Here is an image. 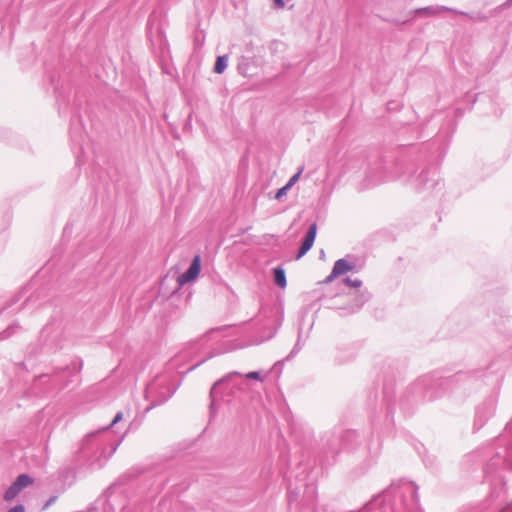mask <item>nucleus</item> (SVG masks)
Here are the masks:
<instances>
[{"label": "nucleus", "instance_id": "obj_26", "mask_svg": "<svg viewBox=\"0 0 512 512\" xmlns=\"http://www.w3.org/2000/svg\"><path fill=\"white\" fill-rule=\"evenodd\" d=\"M238 69L241 71V70H244V67H241L240 65L238 66Z\"/></svg>", "mask_w": 512, "mask_h": 512}, {"label": "nucleus", "instance_id": "obj_14", "mask_svg": "<svg viewBox=\"0 0 512 512\" xmlns=\"http://www.w3.org/2000/svg\"><path fill=\"white\" fill-rule=\"evenodd\" d=\"M291 188L288 187L287 185H284L283 187H281L280 189H278V191L276 192L275 194V198L277 200H280L283 196H285L287 194V192L290 190Z\"/></svg>", "mask_w": 512, "mask_h": 512}, {"label": "nucleus", "instance_id": "obj_1", "mask_svg": "<svg viewBox=\"0 0 512 512\" xmlns=\"http://www.w3.org/2000/svg\"><path fill=\"white\" fill-rule=\"evenodd\" d=\"M97 434L98 432H94L84 437L79 448V456L89 465L100 468L114 454L119 444L113 445L108 451L106 443L96 438Z\"/></svg>", "mask_w": 512, "mask_h": 512}, {"label": "nucleus", "instance_id": "obj_3", "mask_svg": "<svg viewBox=\"0 0 512 512\" xmlns=\"http://www.w3.org/2000/svg\"><path fill=\"white\" fill-rule=\"evenodd\" d=\"M201 269V258L199 255L194 256L189 268L178 277V283L180 286L193 281L197 278Z\"/></svg>", "mask_w": 512, "mask_h": 512}, {"label": "nucleus", "instance_id": "obj_25", "mask_svg": "<svg viewBox=\"0 0 512 512\" xmlns=\"http://www.w3.org/2000/svg\"><path fill=\"white\" fill-rule=\"evenodd\" d=\"M238 69L241 71V70H244V67H241L240 65L238 66Z\"/></svg>", "mask_w": 512, "mask_h": 512}, {"label": "nucleus", "instance_id": "obj_5", "mask_svg": "<svg viewBox=\"0 0 512 512\" xmlns=\"http://www.w3.org/2000/svg\"><path fill=\"white\" fill-rule=\"evenodd\" d=\"M356 268L354 262L348 261L346 258L338 259L333 266L334 276H341L347 272L353 271Z\"/></svg>", "mask_w": 512, "mask_h": 512}, {"label": "nucleus", "instance_id": "obj_19", "mask_svg": "<svg viewBox=\"0 0 512 512\" xmlns=\"http://www.w3.org/2000/svg\"><path fill=\"white\" fill-rule=\"evenodd\" d=\"M8 512H25V508L23 505H17L8 510Z\"/></svg>", "mask_w": 512, "mask_h": 512}, {"label": "nucleus", "instance_id": "obj_22", "mask_svg": "<svg viewBox=\"0 0 512 512\" xmlns=\"http://www.w3.org/2000/svg\"><path fill=\"white\" fill-rule=\"evenodd\" d=\"M274 2L278 8H283L285 6L284 0H274Z\"/></svg>", "mask_w": 512, "mask_h": 512}, {"label": "nucleus", "instance_id": "obj_4", "mask_svg": "<svg viewBox=\"0 0 512 512\" xmlns=\"http://www.w3.org/2000/svg\"><path fill=\"white\" fill-rule=\"evenodd\" d=\"M446 11L453 12V13L460 14V15H466V13H464L462 11H458V10H455V9H452V8H449L446 6H440V5L417 8L413 11V13L415 16L434 17V16H438L441 13L446 12Z\"/></svg>", "mask_w": 512, "mask_h": 512}, {"label": "nucleus", "instance_id": "obj_2", "mask_svg": "<svg viewBox=\"0 0 512 512\" xmlns=\"http://www.w3.org/2000/svg\"><path fill=\"white\" fill-rule=\"evenodd\" d=\"M506 430L508 433H512V422ZM501 469L512 470V441L507 446L499 448L486 465L485 472L487 476H493Z\"/></svg>", "mask_w": 512, "mask_h": 512}, {"label": "nucleus", "instance_id": "obj_6", "mask_svg": "<svg viewBox=\"0 0 512 512\" xmlns=\"http://www.w3.org/2000/svg\"><path fill=\"white\" fill-rule=\"evenodd\" d=\"M27 482H14L11 487L6 491L4 498L8 501L12 500L17 494L25 487Z\"/></svg>", "mask_w": 512, "mask_h": 512}, {"label": "nucleus", "instance_id": "obj_9", "mask_svg": "<svg viewBox=\"0 0 512 512\" xmlns=\"http://www.w3.org/2000/svg\"><path fill=\"white\" fill-rule=\"evenodd\" d=\"M227 63H228L227 55L218 56L216 59V62H215V66H214V72L217 74H222L227 67Z\"/></svg>", "mask_w": 512, "mask_h": 512}, {"label": "nucleus", "instance_id": "obj_20", "mask_svg": "<svg viewBox=\"0 0 512 512\" xmlns=\"http://www.w3.org/2000/svg\"><path fill=\"white\" fill-rule=\"evenodd\" d=\"M15 480H33L28 474L22 473L19 474Z\"/></svg>", "mask_w": 512, "mask_h": 512}, {"label": "nucleus", "instance_id": "obj_13", "mask_svg": "<svg viewBox=\"0 0 512 512\" xmlns=\"http://www.w3.org/2000/svg\"><path fill=\"white\" fill-rule=\"evenodd\" d=\"M344 283L347 286L354 287V288H359L362 285V281L361 280H359V279L352 280L349 277L344 279Z\"/></svg>", "mask_w": 512, "mask_h": 512}, {"label": "nucleus", "instance_id": "obj_21", "mask_svg": "<svg viewBox=\"0 0 512 512\" xmlns=\"http://www.w3.org/2000/svg\"><path fill=\"white\" fill-rule=\"evenodd\" d=\"M338 276H334V269L332 268V271L331 273L326 277L325 279V282L326 283H330L332 282L335 278H337Z\"/></svg>", "mask_w": 512, "mask_h": 512}, {"label": "nucleus", "instance_id": "obj_7", "mask_svg": "<svg viewBox=\"0 0 512 512\" xmlns=\"http://www.w3.org/2000/svg\"><path fill=\"white\" fill-rule=\"evenodd\" d=\"M237 376H241V373H239V372H231V373H228L227 375H225L223 378H221L218 381H216L213 384V386L211 388V391H210L211 398L212 399L214 398V394L216 393V390H217L219 385H221L222 383H225V382L231 380L233 377H237ZM213 403H214V401L212 400L211 406L213 405Z\"/></svg>", "mask_w": 512, "mask_h": 512}, {"label": "nucleus", "instance_id": "obj_24", "mask_svg": "<svg viewBox=\"0 0 512 512\" xmlns=\"http://www.w3.org/2000/svg\"><path fill=\"white\" fill-rule=\"evenodd\" d=\"M52 501H53V499H50V500L47 502L46 506L50 505Z\"/></svg>", "mask_w": 512, "mask_h": 512}, {"label": "nucleus", "instance_id": "obj_10", "mask_svg": "<svg viewBox=\"0 0 512 512\" xmlns=\"http://www.w3.org/2000/svg\"><path fill=\"white\" fill-rule=\"evenodd\" d=\"M316 234H317V224L316 223H312L309 226V229H308V231H307L303 241L306 242V243H309L310 245L313 246L315 238H316Z\"/></svg>", "mask_w": 512, "mask_h": 512}, {"label": "nucleus", "instance_id": "obj_23", "mask_svg": "<svg viewBox=\"0 0 512 512\" xmlns=\"http://www.w3.org/2000/svg\"><path fill=\"white\" fill-rule=\"evenodd\" d=\"M152 389H153V386H152V385H149V386L147 387V393H148V392H150V391H152Z\"/></svg>", "mask_w": 512, "mask_h": 512}, {"label": "nucleus", "instance_id": "obj_17", "mask_svg": "<svg viewBox=\"0 0 512 512\" xmlns=\"http://www.w3.org/2000/svg\"><path fill=\"white\" fill-rule=\"evenodd\" d=\"M245 376L247 379L260 380V373L257 371L249 372Z\"/></svg>", "mask_w": 512, "mask_h": 512}, {"label": "nucleus", "instance_id": "obj_12", "mask_svg": "<svg viewBox=\"0 0 512 512\" xmlns=\"http://www.w3.org/2000/svg\"><path fill=\"white\" fill-rule=\"evenodd\" d=\"M303 172V167H300L298 169V172L295 173L290 179L289 181L286 183V185L290 188H292V186L298 181L300 175L302 174Z\"/></svg>", "mask_w": 512, "mask_h": 512}, {"label": "nucleus", "instance_id": "obj_8", "mask_svg": "<svg viewBox=\"0 0 512 512\" xmlns=\"http://www.w3.org/2000/svg\"><path fill=\"white\" fill-rule=\"evenodd\" d=\"M274 281L276 285H278L281 288L286 287L287 281H286V275L284 269L277 267L274 269Z\"/></svg>", "mask_w": 512, "mask_h": 512}, {"label": "nucleus", "instance_id": "obj_18", "mask_svg": "<svg viewBox=\"0 0 512 512\" xmlns=\"http://www.w3.org/2000/svg\"><path fill=\"white\" fill-rule=\"evenodd\" d=\"M301 350V345H300V341L298 340L297 343L295 344L294 348L292 349V351L290 352L288 358H291L293 357L294 355H296L299 351Z\"/></svg>", "mask_w": 512, "mask_h": 512}, {"label": "nucleus", "instance_id": "obj_11", "mask_svg": "<svg viewBox=\"0 0 512 512\" xmlns=\"http://www.w3.org/2000/svg\"><path fill=\"white\" fill-rule=\"evenodd\" d=\"M311 248H312V245L302 241L300 249H299V251H298V253L296 255V259L302 258Z\"/></svg>", "mask_w": 512, "mask_h": 512}, {"label": "nucleus", "instance_id": "obj_15", "mask_svg": "<svg viewBox=\"0 0 512 512\" xmlns=\"http://www.w3.org/2000/svg\"><path fill=\"white\" fill-rule=\"evenodd\" d=\"M16 328H17V326H16V325H12V326H10L6 331H4V332H2V333L0 334V338H1V339H6V338H8V337H9V336H10V335L15 331V329H16Z\"/></svg>", "mask_w": 512, "mask_h": 512}, {"label": "nucleus", "instance_id": "obj_16", "mask_svg": "<svg viewBox=\"0 0 512 512\" xmlns=\"http://www.w3.org/2000/svg\"><path fill=\"white\" fill-rule=\"evenodd\" d=\"M123 418V413L122 412H118L114 419L112 420V422L110 423L109 426L105 427L104 430H107L108 428H110L111 426L115 425L116 423H118L120 420H122Z\"/></svg>", "mask_w": 512, "mask_h": 512}]
</instances>
